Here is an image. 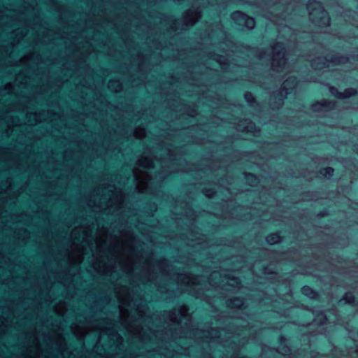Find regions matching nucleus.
Here are the masks:
<instances>
[{"label": "nucleus", "instance_id": "1", "mask_svg": "<svg viewBox=\"0 0 358 358\" xmlns=\"http://www.w3.org/2000/svg\"><path fill=\"white\" fill-rule=\"evenodd\" d=\"M310 20L319 26H329L330 19L327 12L323 8L320 2L315 0L310 1L307 5Z\"/></svg>", "mask_w": 358, "mask_h": 358}, {"label": "nucleus", "instance_id": "2", "mask_svg": "<svg viewBox=\"0 0 358 358\" xmlns=\"http://www.w3.org/2000/svg\"><path fill=\"white\" fill-rule=\"evenodd\" d=\"M284 46L278 43L272 48V68L276 71H283L287 69L286 59L285 58Z\"/></svg>", "mask_w": 358, "mask_h": 358}, {"label": "nucleus", "instance_id": "3", "mask_svg": "<svg viewBox=\"0 0 358 358\" xmlns=\"http://www.w3.org/2000/svg\"><path fill=\"white\" fill-rule=\"evenodd\" d=\"M231 17V19L239 26L245 27L248 29H251L255 27V20L241 11H236L233 13Z\"/></svg>", "mask_w": 358, "mask_h": 358}, {"label": "nucleus", "instance_id": "4", "mask_svg": "<svg viewBox=\"0 0 358 358\" xmlns=\"http://www.w3.org/2000/svg\"><path fill=\"white\" fill-rule=\"evenodd\" d=\"M201 17L199 10L195 9H189L184 15V23L187 26L193 25Z\"/></svg>", "mask_w": 358, "mask_h": 358}, {"label": "nucleus", "instance_id": "5", "mask_svg": "<svg viewBox=\"0 0 358 358\" xmlns=\"http://www.w3.org/2000/svg\"><path fill=\"white\" fill-rule=\"evenodd\" d=\"M88 236V231L86 229L82 227L75 228L71 234V238L74 242H78L79 241H85Z\"/></svg>", "mask_w": 358, "mask_h": 358}, {"label": "nucleus", "instance_id": "6", "mask_svg": "<svg viewBox=\"0 0 358 358\" xmlns=\"http://www.w3.org/2000/svg\"><path fill=\"white\" fill-rule=\"evenodd\" d=\"M329 91L332 95L338 99H346L356 94L354 89H347L343 92H339L336 88L334 87H329Z\"/></svg>", "mask_w": 358, "mask_h": 358}, {"label": "nucleus", "instance_id": "7", "mask_svg": "<svg viewBox=\"0 0 358 358\" xmlns=\"http://www.w3.org/2000/svg\"><path fill=\"white\" fill-rule=\"evenodd\" d=\"M296 79L295 77H289L285 81L283 82L281 88V94L285 91V94H289V90L294 88L296 85Z\"/></svg>", "mask_w": 358, "mask_h": 358}, {"label": "nucleus", "instance_id": "8", "mask_svg": "<svg viewBox=\"0 0 358 358\" xmlns=\"http://www.w3.org/2000/svg\"><path fill=\"white\" fill-rule=\"evenodd\" d=\"M153 161L147 157L143 156L138 160V166L140 167L150 169L153 166Z\"/></svg>", "mask_w": 358, "mask_h": 358}, {"label": "nucleus", "instance_id": "9", "mask_svg": "<svg viewBox=\"0 0 358 358\" xmlns=\"http://www.w3.org/2000/svg\"><path fill=\"white\" fill-rule=\"evenodd\" d=\"M178 315H180V317H178V315L176 314V310L172 311L170 313V320L173 323H180L181 322V317L185 316V314L182 309L178 311Z\"/></svg>", "mask_w": 358, "mask_h": 358}, {"label": "nucleus", "instance_id": "10", "mask_svg": "<svg viewBox=\"0 0 358 358\" xmlns=\"http://www.w3.org/2000/svg\"><path fill=\"white\" fill-rule=\"evenodd\" d=\"M108 88L114 92H119L122 89V84L117 80H111L108 83Z\"/></svg>", "mask_w": 358, "mask_h": 358}, {"label": "nucleus", "instance_id": "11", "mask_svg": "<svg viewBox=\"0 0 358 358\" xmlns=\"http://www.w3.org/2000/svg\"><path fill=\"white\" fill-rule=\"evenodd\" d=\"M228 306L231 308H241L243 306V301L239 298L231 299L228 301Z\"/></svg>", "mask_w": 358, "mask_h": 358}, {"label": "nucleus", "instance_id": "12", "mask_svg": "<svg viewBox=\"0 0 358 358\" xmlns=\"http://www.w3.org/2000/svg\"><path fill=\"white\" fill-rule=\"evenodd\" d=\"M223 329H212L208 334L210 336V340L219 338L223 334Z\"/></svg>", "mask_w": 358, "mask_h": 358}, {"label": "nucleus", "instance_id": "13", "mask_svg": "<svg viewBox=\"0 0 358 358\" xmlns=\"http://www.w3.org/2000/svg\"><path fill=\"white\" fill-rule=\"evenodd\" d=\"M280 241L281 238L278 234H271L266 237V241L270 245L278 243Z\"/></svg>", "mask_w": 358, "mask_h": 358}, {"label": "nucleus", "instance_id": "14", "mask_svg": "<svg viewBox=\"0 0 358 358\" xmlns=\"http://www.w3.org/2000/svg\"><path fill=\"white\" fill-rule=\"evenodd\" d=\"M323 59L322 58H317L316 60H314L313 62H312V66L316 69H324L325 67H329V63L327 64V62H322V63H320V62H317V61H320V60H322Z\"/></svg>", "mask_w": 358, "mask_h": 358}, {"label": "nucleus", "instance_id": "15", "mask_svg": "<svg viewBox=\"0 0 358 358\" xmlns=\"http://www.w3.org/2000/svg\"><path fill=\"white\" fill-rule=\"evenodd\" d=\"M302 293L310 299H313L316 296V293L308 286H304L301 289Z\"/></svg>", "mask_w": 358, "mask_h": 358}, {"label": "nucleus", "instance_id": "16", "mask_svg": "<svg viewBox=\"0 0 358 358\" xmlns=\"http://www.w3.org/2000/svg\"><path fill=\"white\" fill-rule=\"evenodd\" d=\"M327 320V316L322 313L317 316V317L315 320V322L318 324H323L326 323Z\"/></svg>", "mask_w": 358, "mask_h": 358}, {"label": "nucleus", "instance_id": "17", "mask_svg": "<svg viewBox=\"0 0 358 358\" xmlns=\"http://www.w3.org/2000/svg\"><path fill=\"white\" fill-rule=\"evenodd\" d=\"M135 136L138 138H143L145 136L146 132L143 128L138 127L135 130Z\"/></svg>", "mask_w": 358, "mask_h": 358}, {"label": "nucleus", "instance_id": "18", "mask_svg": "<svg viewBox=\"0 0 358 358\" xmlns=\"http://www.w3.org/2000/svg\"><path fill=\"white\" fill-rule=\"evenodd\" d=\"M345 301L346 303H351L354 301V296L352 294L347 293L341 301Z\"/></svg>", "mask_w": 358, "mask_h": 358}, {"label": "nucleus", "instance_id": "19", "mask_svg": "<svg viewBox=\"0 0 358 358\" xmlns=\"http://www.w3.org/2000/svg\"><path fill=\"white\" fill-rule=\"evenodd\" d=\"M334 173V169L331 167H327L325 168L321 173L323 174L324 176H331Z\"/></svg>", "mask_w": 358, "mask_h": 358}, {"label": "nucleus", "instance_id": "20", "mask_svg": "<svg viewBox=\"0 0 358 358\" xmlns=\"http://www.w3.org/2000/svg\"><path fill=\"white\" fill-rule=\"evenodd\" d=\"M245 99L248 103H252L254 101V96L250 92H246L245 94Z\"/></svg>", "mask_w": 358, "mask_h": 358}, {"label": "nucleus", "instance_id": "21", "mask_svg": "<svg viewBox=\"0 0 358 358\" xmlns=\"http://www.w3.org/2000/svg\"><path fill=\"white\" fill-rule=\"evenodd\" d=\"M327 101H324L322 103H317L313 106V110H317L319 108L326 106Z\"/></svg>", "mask_w": 358, "mask_h": 358}, {"label": "nucleus", "instance_id": "22", "mask_svg": "<svg viewBox=\"0 0 358 358\" xmlns=\"http://www.w3.org/2000/svg\"><path fill=\"white\" fill-rule=\"evenodd\" d=\"M99 329L101 331V333L106 334H112L113 332V330H110V328H104V327H99Z\"/></svg>", "mask_w": 358, "mask_h": 358}, {"label": "nucleus", "instance_id": "23", "mask_svg": "<svg viewBox=\"0 0 358 358\" xmlns=\"http://www.w3.org/2000/svg\"><path fill=\"white\" fill-rule=\"evenodd\" d=\"M133 174H134V178H135V180L136 181V182L140 183L142 182L141 178L138 176V173L136 169H133Z\"/></svg>", "mask_w": 358, "mask_h": 358}, {"label": "nucleus", "instance_id": "24", "mask_svg": "<svg viewBox=\"0 0 358 358\" xmlns=\"http://www.w3.org/2000/svg\"><path fill=\"white\" fill-rule=\"evenodd\" d=\"M246 177L248 178V180L250 178L252 179V183L251 184L252 185H254L257 182V178L254 175H252V174H248V175H246Z\"/></svg>", "mask_w": 358, "mask_h": 358}, {"label": "nucleus", "instance_id": "25", "mask_svg": "<svg viewBox=\"0 0 358 358\" xmlns=\"http://www.w3.org/2000/svg\"><path fill=\"white\" fill-rule=\"evenodd\" d=\"M150 176L146 173L145 176V186L147 187L148 185V184L150 183Z\"/></svg>", "mask_w": 358, "mask_h": 358}, {"label": "nucleus", "instance_id": "26", "mask_svg": "<svg viewBox=\"0 0 358 358\" xmlns=\"http://www.w3.org/2000/svg\"><path fill=\"white\" fill-rule=\"evenodd\" d=\"M75 334H77V336L79 338H83L85 334H86V332L85 331H83V332H80V333H76L75 331Z\"/></svg>", "mask_w": 358, "mask_h": 358}, {"label": "nucleus", "instance_id": "27", "mask_svg": "<svg viewBox=\"0 0 358 358\" xmlns=\"http://www.w3.org/2000/svg\"><path fill=\"white\" fill-rule=\"evenodd\" d=\"M234 282H236V284H238V281L236 279H232L230 280V282H228L227 284H229V285L230 286H234Z\"/></svg>", "mask_w": 358, "mask_h": 358}, {"label": "nucleus", "instance_id": "28", "mask_svg": "<svg viewBox=\"0 0 358 358\" xmlns=\"http://www.w3.org/2000/svg\"><path fill=\"white\" fill-rule=\"evenodd\" d=\"M205 194L207 196L210 197V196H213V195L214 194V192L211 190H207V191H206Z\"/></svg>", "mask_w": 358, "mask_h": 358}, {"label": "nucleus", "instance_id": "29", "mask_svg": "<svg viewBox=\"0 0 358 358\" xmlns=\"http://www.w3.org/2000/svg\"><path fill=\"white\" fill-rule=\"evenodd\" d=\"M34 116H35V117H36V121H38L37 115H36V114H35V115H34Z\"/></svg>", "mask_w": 358, "mask_h": 358}, {"label": "nucleus", "instance_id": "30", "mask_svg": "<svg viewBox=\"0 0 358 358\" xmlns=\"http://www.w3.org/2000/svg\"><path fill=\"white\" fill-rule=\"evenodd\" d=\"M259 58H261V59L263 58V55H260Z\"/></svg>", "mask_w": 358, "mask_h": 358}, {"label": "nucleus", "instance_id": "31", "mask_svg": "<svg viewBox=\"0 0 358 358\" xmlns=\"http://www.w3.org/2000/svg\"><path fill=\"white\" fill-rule=\"evenodd\" d=\"M190 281H191V279L188 278L187 282L189 283V282H190Z\"/></svg>", "mask_w": 358, "mask_h": 358}, {"label": "nucleus", "instance_id": "32", "mask_svg": "<svg viewBox=\"0 0 358 358\" xmlns=\"http://www.w3.org/2000/svg\"><path fill=\"white\" fill-rule=\"evenodd\" d=\"M216 275H217V273H214L213 274V276H215Z\"/></svg>", "mask_w": 358, "mask_h": 358}, {"label": "nucleus", "instance_id": "33", "mask_svg": "<svg viewBox=\"0 0 358 358\" xmlns=\"http://www.w3.org/2000/svg\"><path fill=\"white\" fill-rule=\"evenodd\" d=\"M7 86H8L9 87L11 86L10 84H8Z\"/></svg>", "mask_w": 358, "mask_h": 358}, {"label": "nucleus", "instance_id": "34", "mask_svg": "<svg viewBox=\"0 0 358 358\" xmlns=\"http://www.w3.org/2000/svg\"><path fill=\"white\" fill-rule=\"evenodd\" d=\"M357 352H358V348H357Z\"/></svg>", "mask_w": 358, "mask_h": 358}]
</instances>
